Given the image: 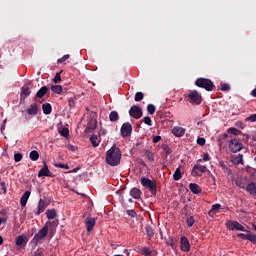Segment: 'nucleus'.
Wrapping results in <instances>:
<instances>
[{"label": "nucleus", "mask_w": 256, "mask_h": 256, "mask_svg": "<svg viewBox=\"0 0 256 256\" xmlns=\"http://www.w3.org/2000/svg\"><path fill=\"white\" fill-rule=\"evenodd\" d=\"M145 157L147 158L148 161H155L153 152H151L150 150H145Z\"/></svg>", "instance_id": "38"}, {"label": "nucleus", "mask_w": 256, "mask_h": 256, "mask_svg": "<svg viewBox=\"0 0 256 256\" xmlns=\"http://www.w3.org/2000/svg\"><path fill=\"white\" fill-rule=\"evenodd\" d=\"M29 197H31V191H26L22 195L20 199V205L21 207H26L27 206V201H29Z\"/></svg>", "instance_id": "19"}, {"label": "nucleus", "mask_w": 256, "mask_h": 256, "mask_svg": "<svg viewBox=\"0 0 256 256\" xmlns=\"http://www.w3.org/2000/svg\"><path fill=\"white\" fill-rule=\"evenodd\" d=\"M231 89V87L229 86V84H221V91H229Z\"/></svg>", "instance_id": "52"}, {"label": "nucleus", "mask_w": 256, "mask_h": 256, "mask_svg": "<svg viewBox=\"0 0 256 256\" xmlns=\"http://www.w3.org/2000/svg\"><path fill=\"white\" fill-rule=\"evenodd\" d=\"M196 87H200L201 89H205V91H213L215 89V84L211 79L207 78H198L195 81Z\"/></svg>", "instance_id": "3"}, {"label": "nucleus", "mask_w": 256, "mask_h": 256, "mask_svg": "<svg viewBox=\"0 0 256 256\" xmlns=\"http://www.w3.org/2000/svg\"><path fill=\"white\" fill-rule=\"evenodd\" d=\"M172 133L175 137H183V135H185V130L183 127L175 126L172 129Z\"/></svg>", "instance_id": "20"}, {"label": "nucleus", "mask_w": 256, "mask_h": 256, "mask_svg": "<svg viewBox=\"0 0 256 256\" xmlns=\"http://www.w3.org/2000/svg\"><path fill=\"white\" fill-rule=\"evenodd\" d=\"M219 209H221V204H213L212 208L208 212V215H215L216 213H219Z\"/></svg>", "instance_id": "26"}, {"label": "nucleus", "mask_w": 256, "mask_h": 256, "mask_svg": "<svg viewBox=\"0 0 256 256\" xmlns=\"http://www.w3.org/2000/svg\"><path fill=\"white\" fill-rule=\"evenodd\" d=\"M228 149L231 153H239L243 149V144L237 138H232L229 141Z\"/></svg>", "instance_id": "7"}, {"label": "nucleus", "mask_w": 256, "mask_h": 256, "mask_svg": "<svg viewBox=\"0 0 256 256\" xmlns=\"http://www.w3.org/2000/svg\"><path fill=\"white\" fill-rule=\"evenodd\" d=\"M47 209V202L43 199H40L38 202L37 210L34 212L36 216H39L40 213H43Z\"/></svg>", "instance_id": "14"}, {"label": "nucleus", "mask_w": 256, "mask_h": 256, "mask_svg": "<svg viewBox=\"0 0 256 256\" xmlns=\"http://www.w3.org/2000/svg\"><path fill=\"white\" fill-rule=\"evenodd\" d=\"M251 169H253V168H251L250 166H247V167H246L247 173H251Z\"/></svg>", "instance_id": "62"}, {"label": "nucleus", "mask_w": 256, "mask_h": 256, "mask_svg": "<svg viewBox=\"0 0 256 256\" xmlns=\"http://www.w3.org/2000/svg\"><path fill=\"white\" fill-rule=\"evenodd\" d=\"M140 183L145 189H148L151 195H157V184L147 177H142Z\"/></svg>", "instance_id": "4"}, {"label": "nucleus", "mask_w": 256, "mask_h": 256, "mask_svg": "<svg viewBox=\"0 0 256 256\" xmlns=\"http://www.w3.org/2000/svg\"><path fill=\"white\" fill-rule=\"evenodd\" d=\"M63 73V70H61L60 72H57L56 75L53 78V81L55 83H61V74Z\"/></svg>", "instance_id": "41"}, {"label": "nucleus", "mask_w": 256, "mask_h": 256, "mask_svg": "<svg viewBox=\"0 0 256 256\" xmlns=\"http://www.w3.org/2000/svg\"><path fill=\"white\" fill-rule=\"evenodd\" d=\"M237 237H239L240 239H246L248 241L249 233L247 234L239 233L237 234Z\"/></svg>", "instance_id": "53"}, {"label": "nucleus", "mask_w": 256, "mask_h": 256, "mask_svg": "<svg viewBox=\"0 0 256 256\" xmlns=\"http://www.w3.org/2000/svg\"><path fill=\"white\" fill-rule=\"evenodd\" d=\"M153 143H159V141H161V136L157 135L153 137Z\"/></svg>", "instance_id": "59"}, {"label": "nucleus", "mask_w": 256, "mask_h": 256, "mask_svg": "<svg viewBox=\"0 0 256 256\" xmlns=\"http://www.w3.org/2000/svg\"><path fill=\"white\" fill-rule=\"evenodd\" d=\"M220 167L222 168V171H224V173L226 175H232L233 174V171L231 170V168L227 167V165H225V163L221 162Z\"/></svg>", "instance_id": "32"}, {"label": "nucleus", "mask_w": 256, "mask_h": 256, "mask_svg": "<svg viewBox=\"0 0 256 256\" xmlns=\"http://www.w3.org/2000/svg\"><path fill=\"white\" fill-rule=\"evenodd\" d=\"M5 123H7V120H4V122H3V125H2V127H1V129H5Z\"/></svg>", "instance_id": "63"}, {"label": "nucleus", "mask_w": 256, "mask_h": 256, "mask_svg": "<svg viewBox=\"0 0 256 256\" xmlns=\"http://www.w3.org/2000/svg\"><path fill=\"white\" fill-rule=\"evenodd\" d=\"M246 233H248V241H250V243L256 244V235L251 233L249 230H246Z\"/></svg>", "instance_id": "35"}, {"label": "nucleus", "mask_w": 256, "mask_h": 256, "mask_svg": "<svg viewBox=\"0 0 256 256\" xmlns=\"http://www.w3.org/2000/svg\"><path fill=\"white\" fill-rule=\"evenodd\" d=\"M228 133H230L231 135H241V130L231 127L228 129Z\"/></svg>", "instance_id": "37"}, {"label": "nucleus", "mask_w": 256, "mask_h": 256, "mask_svg": "<svg viewBox=\"0 0 256 256\" xmlns=\"http://www.w3.org/2000/svg\"><path fill=\"white\" fill-rule=\"evenodd\" d=\"M252 97H256V88L251 91Z\"/></svg>", "instance_id": "61"}, {"label": "nucleus", "mask_w": 256, "mask_h": 256, "mask_svg": "<svg viewBox=\"0 0 256 256\" xmlns=\"http://www.w3.org/2000/svg\"><path fill=\"white\" fill-rule=\"evenodd\" d=\"M48 91H49V88L47 86H43L36 93V97H38V99H43V97H45V95H47Z\"/></svg>", "instance_id": "22"}, {"label": "nucleus", "mask_w": 256, "mask_h": 256, "mask_svg": "<svg viewBox=\"0 0 256 256\" xmlns=\"http://www.w3.org/2000/svg\"><path fill=\"white\" fill-rule=\"evenodd\" d=\"M206 171H207V166L196 164L192 168V176L193 177H201L203 175V173H206Z\"/></svg>", "instance_id": "10"}, {"label": "nucleus", "mask_w": 256, "mask_h": 256, "mask_svg": "<svg viewBox=\"0 0 256 256\" xmlns=\"http://www.w3.org/2000/svg\"><path fill=\"white\" fill-rule=\"evenodd\" d=\"M203 161H211V156H209V153H204L203 154Z\"/></svg>", "instance_id": "56"}, {"label": "nucleus", "mask_w": 256, "mask_h": 256, "mask_svg": "<svg viewBox=\"0 0 256 256\" xmlns=\"http://www.w3.org/2000/svg\"><path fill=\"white\" fill-rule=\"evenodd\" d=\"M129 115L133 119H141L143 117V109L137 105H133L129 110Z\"/></svg>", "instance_id": "9"}, {"label": "nucleus", "mask_w": 256, "mask_h": 256, "mask_svg": "<svg viewBox=\"0 0 256 256\" xmlns=\"http://www.w3.org/2000/svg\"><path fill=\"white\" fill-rule=\"evenodd\" d=\"M106 163L111 167H117V165L121 163V149H119L116 145H113L106 152Z\"/></svg>", "instance_id": "1"}, {"label": "nucleus", "mask_w": 256, "mask_h": 256, "mask_svg": "<svg viewBox=\"0 0 256 256\" xmlns=\"http://www.w3.org/2000/svg\"><path fill=\"white\" fill-rule=\"evenodd\" d=\"M94 129H97V120L91 118L88 121L87 127H86V131H94Z\"/></svg>", "instance_id": "23"}, {"label": "nucleus", "mask_w": 256, "mask_h": 256, "mask_svg": "<svg viewBox=\"0 0 256 256\" xmlns=\"http://www.w3.org/2000/svg\"><path fill=\"white\" fill-rule=\"evenodd\" d=\"M144 94L143 92H137L134 97V101L139 102L143 101Z\"/></svg>", "instance_id": "40"}, {"label": "nucleus", "mask_w": 256, "mask_h": 256, "mask_svg": "<svg viewBox=\"0 0 256 256\" xmlns=\"http://www.w3.org/2000/svg\"><path fill=\"white\" fill-rule=\"evenodd\" d=\"M90 142L93 147H99V143H101V141L99 140V137H97V135L95 134L90 136Z\"/></svg>", "instance_id": "27"}, {"label": "nucleus", "mask_w": 256, "mask_h": 256, "mask_svg": "<svg viewBox=\"0 0 256 256\" xmlns=\"http://www.w3.org/2000/svg\"><path fill=\"white\" fill-rule=\"evenodd\" d=\"M69 57H71V55L66 54V55H64L63 57L59 58V59L57 60V63H65V61H67V59H69Z\"/></svg>", "instance_id": "46"}, {"label": "nucleus", "mask_w": 256, "mask_h": 256, "mask_svg": "<svg viewBox=\"0 0 256 256\" xmlns=\"http://www.w3.org/2000/svg\"><path fill=\"white\" fill-rule=\"evenodd\" d=\"M121 137L127 139V137H131V133H133V126L129 122H125L122 124L120 128Z\"/></svg>", "instance_id": "8"}, {"label": "nucleus", "mask_w": 256, "mask_h": 256, "mask_svg": "<svg viewBox=\"0 0 256 256\" xmlns=\"http://www.w3.org/2000/svg\"><path fill=\"white\" fill-rule=\"evenodd\" d=\"M31 161H37L39 159V152L37 150H33L30 152Z\"/></svg>", "instance_id": "34"}, {"label": "nucleus", "mask_w": 256, "mask_h": 256, "mask_svg": "<svg viewBox=\"0 0 256 256\" xmlns=\"http://www.w3.org/2000/svg\"><path fill=\"white\" fill-rule=\"evenodd\" d=\"M183 178V175L181 174V169L177 168L173 174L174 181H180V179Z\"/></svg>", "instance_id": "31"}, {"label": "nucleus", "mask_w": 256, "mask_h": 256, "mask_svg": "<svg viewBox=\"0 0 256 256\" xmlns=\"http://www.w3.org/2000/svg\"><path fill=\"white\" fill-rule=\"evenodd\" d=\"M95 218H87L86 219V231L88 233H91V231H93V227H95Z\"/></svg>", "instance_id": "18"}, {"label": "nucleus", "mask_w": 256, "mask_h": 256, "mask_svg": "<svg viewBox=\"0 0 256 256\" xmlns=\"http://www.w3.org/2000/svg\"><path fill=\"white\" fill-rule=\"evenodd\" d=\"M163 151H164L166 157H167V155H171V149H170L169 146L165 145V146L163 147Z\"/></svg>", "instance_id": "51"}, {"label": "nucleus", "mask_w": 256, "mask_h": 256, "mask_svg": "<svg viewBox=\"0 0 256 256\" xmlns=\"http://www.w3.org/2000/svg\"><path fill=\"white\" fill-rule=\"evenodd\" d=\"M156 109L157 108L153 104H148L147 105V112L149 113V115H155Z\"/></svg>", "instance_id": "36"}, {"label": "nucleus", "mask_w": 256, "mask_h": 256, "mask_svg": "<svg viewBox=\"0 0 256 256\" xmlns=\"http://www.w3.org/2000/svg\"><path fill=\"white\" fill-rule=\"evenodd\" d=\"M60 135L62 137H69V128L67 127L62 128L60 131Z\"/></svg>", "instance_id": "44"}, {"label": "nucleus", "mask_w": 256, "mask_h": 256, "mask_svg": "<svg viewBox=\"0 0 256 256\" xmlns=\"http://www.w3.org/2000/svg\"><path fill=\"white\" fill-rule=\"evenodd\" d=\"M233 163L235 165H241L243 163V154H238V156L234 157Z\"/></svg>", "instance_id": "33"}, {"label": "nucleus", "mask_w": 256, "mask_h": 256, "mask_svg": "<svg viewBox=\"0 0 256 256\" xmlns=\"http://www.w3.org/2000/svg\"><path fill=\"white\" fill-rule=\"evenodd\" d=\"M51 91L53 93H56L57 95H61V93L63 92V87L61 85H52Z\"/></svg>", "instance_id": "30"}, {"label": "nucleus", "mask_w": 256, "mask_h": 256, "mask_svg": "<svg viewBox=\"0 0 256 256\" xmlns=\"http://www.w3.org/2000/svg\"><path fill=\"white\" fill-rule=\"evenodd\" d=\"M189 189L194 195H199L201 193V186H199L197 183H190Z\"/></svg>", "instance_id": "21"}, {"label": "nucleus", "mask_w": 256, "mask_h": 256, "mask_svg": "<svg viewBox=\"0 0 256 256\" xmlns=\"http://www.w3.org/2000/svg\"><path fill=\"white\" fill-rule=\"evenodd\" d=\"M141 195H143V192H141V189L134 187L130 190V197L133 199H141Z\"/></svg>", "instance_id": "16"}, {"label": "nucleus", "mask_w": 256, "mask_h": 256, "mask_svg": "<svg viewBox=\"0 0 256 256\" xmlns=\"http://www.w3.org/2000/svg\"><path fill=\"white\" fill-rule=\"evenodd\" d=\"M109 120L111 123H115L116 121H119V113L117 111L110 112Z\"/></svg>", "instance_id": "29"}, {"label": "nucleus", "mask_w": 256, "mask_h": 256, "mask_svg": "<svg viewBox=\"0 0 256 256\" xmlns=\"http://www.w3.org/2000/svg\"><path fill=\"white\" fill-rule=\"evenodd\" d=\"M195 225V217L190 216L187 218V227H193Z\"/></svg>", "instance_id": "43"}, {"label": "nucleus", "mask_w": 256, "mask_h": 256, "mask_svg": "<svg viewBox=\"0 0 256 256\" xmlns=\"http://www.w3.org/2000/svg\"><path fill=\"white\" fill-rule=\"evenodd\" d=\"M144 123H145V125H148L149 127H151V125H153V123L151 121V117H149V116L144 117Z\"/></svg>", "instance_id": "48"}, {"label": "nucleus", "mask_w": 256, "mask_h": 256, "mask_svg": "<svg viewBox=\"0 0 256 256\" xmlns=\"http://www.w3.org/2000/svg\"><path fill=\"white\" fill-rule=\"evenodd\" d=\"M141 253H143V255H147V256L153 255V251H151V249H149L147 247H142Z\"/></svg>", "instance_id": "39"}, {"label": "nucleus", "mask_w": 256, "mask_h": 256, "mask_svg": "<svg viewBox=\"0 0 256 256\" xmlns=\"http://www.w3.org/2000/svg\"><path fill=\"white\" fill-rule=\"evenodd\" d=\"M3 243V236H0V245Z\"/></svg>", "instance_id": "64"}, {"label": "nucleus", "mask_w": 256, "mask_h": 256, "mask_svg": "<svg viewBox=\"0 0 256 256\" xmlns=\"http://www.w3.org/2000/svg\"><path fill=\"white\" fill-rule=\"evenodd\" d=\"M246 121H251V123L256 122V114H252L250 117L246 118Z\"/></svg>", "instance_id": "54"}, {"label": "nucleus", "mask_w": 256, "mask_h": 256, "mask_svg": "<svg viewBox=\"0 0 256 256\" xmlns=\"http://www.w3.org/2000/svg\"><path fill=\"white\" fill-rule=\"evenodd\" d=\"M55 167H58V169H69V165L68 164H61V163H58V164H54Z\"/></svg>", "instance_id": "50"}, {"label": "nucleus", "mask_w": 256, "mask_h": 256, "mask_svg": "<svg viewBox=\"0 0 256 256\" xmlns=\"http://www.w3.org/2000/svg\"><path fill=\"white\" fill-rule=\"evenodd\" d=\"M42 111L44 115H51V112L53 111V107L49 103H45L42 105Z\"/></svg>", "instance_id": "24"}, {"label": "nucleus", "mask_w": 256, "mask_h": 256, "mask_svg": "<svg viewBox=\"0 0 256 256\" xmlns=\"http://www.w3.org/2000/svg\"><path fill=\"white\" fill-rule=\"evenodd\" d=\"M145 231H146V235H147L148 239H153V237L155 235V230L153 229V227L148 225L145 227Z\"/></svg>", "instance_id": "25"}, {"label": "nucleus", "mask_w": 256, "mask_h": 256, "mask_svg": "<svg viewBox=\"0 0 256 256\" xmlns=\"http://www.w3.org/2000/svg\"><path fill=\"white\" fill-rule=\"evenodd\" d=\"M46 217H47V219H55V217H57V210L48 209L46 211Z\"/></svg>", "instance_id": "28"}, {"label": "nucleus", "mask_w": 256, "mask_h": 256, "mask_svg": "<svg viewBox=\"0 0 256 256\" xmlns=\"http://www.w3.org/2000/svg\"><path fill=\"white\" fill-rule=\"evenodd\" d=\"M188 101L191 105H201L203 97H201L197 90H192L188 94Z\"/></svg>", "instance_id": "6"}, {"label": "nucleus", "mask_w": 256, "mask_h": 256, "mask_svg": "<svg viewBox=\"0 0 256 256\" xmlns=\"http://www.w3.org/2000/svg\"><path fill=\"white\" fill-rule=\"evenodd\" d=\"M28 241L29 239L27 238V235L22 234L16 238L15 243L17 247H22V245H27Z\"/></svg>", "instance_id": "15"}, {"label": "nucleus", "mask_w": 256, "mask_h": 256, "mask_svg": "<svg viewBox=\"0 0 256 256\" xmlns=\"http://www.w3.org/2000/svg\"><path fill=\"white\" fill-rule=\"evenodd\" d=\"M33 256H43V250H41V248H38L35 252Z\"/></svg>", "instance_id": "55"}, {"label": "nucleus", "mask_w": 256, "mask_h": 256, "mask_svg": "<svg viewBox=\"0 0 256 256\" xmlns=\"http://www.w3.org/2000/svg\"><path fill=\"white\" fill-rule=\"evenodd\" d=\"M126 213L129 217H133V218L137 217V212L133 209L132 210H127Z\"/></svg>", "instance_id": "49"}, {"label": "nucleus", "mask_w": 256, "mask_h": 256, "mask_svg": "<svg viewBox=\"0 0 256 256\" xmlns=\"http://www.w3.org/2000/svg\"><path fill=\"white\" fill-rule=\"evenodd\" d=\"M180 249L185 253H189V251H191V245L189 244V239H187V237L185 236H182L180 238Z\"/></svg>", "instance_id": "11"}, {"label": "nucleus", "mask_w": 256, "mask_h": 256, "mask_svg": "<svg viewBox=\"0 0 256 256\" xmlns=\"http://www.w3.org/2000/svg\"><path fill=\"white\" fill-rule=\"evenodd\" d=\"M22 159H23V154H21V153L14 154L15 163H19Z\"/></svg>", "instance_id": "45"}, {"label": "nucleus", "mask_w": 256, "mask_h": 256, "mask_svg": "<svg viewBox=\"0 0 256 256\" xmlns=\"http://www.w3.org/2000/svg\"><path fill=\"white\" fill-rule=\"evenodd\" d=\"M68 105H69L70 109L75 106V101H73V98L68 99Z\"/></svg>", "instance_id": "57"}, {"label": "nucleus", "mask_w": 256, "mask_h": 256, "mask_svg": "<svg viewBox=\"0 0 256 256\" xmlns=\"http://www.w3.org/2000/svg\"><path fill=\"white\" fill-rule=\"evenodd\" d=\"M221 139L225 140L229 138V134L225 133L220 136Z\"/></svg>", "instance_id": "60"}, {"label": "nucleus", "mask_w": 256, "mask_h": 256, "mask_svg": "<svg viewBox=\"0 0 256 256\" xmlns=\"http://www.w3.org/2000/svg\"><path fill=\"white\" fill-rule=\"evenodd\" d=\"M237 187H240V189H245L250 195H254L256 197V184L255 182H251L245 186V182L243 180H236Z\"/></svg>", "instance_id": "5"}, {"label": "nucleus", "mask_w": 256, "mask_h": 256, "mask_svg": "<svg viewBox=\"0 0 256 256\" xmlns=\"http://www.w3.org/2000/svg\"><path fill=\"white\" fill-rule=\"evenodd\" d=\"M229 229H230L231 231H244L245 233H246V231H247V230L245 229V226L242 225L241 223L237 222V221H232V222L230 223Z\"/></svg>", "instance_id": "13"}, {"label": "nucleus", "mask_w": 256, "mask_h": 256, "mask_svg": "<svg viewBox=\"0 0 256 256\" xmlns=\"http://www.w3.org/2000/svg\"><path fill=\"white\" fill-rule=\"evenodd\" d=\"M31 95V90L26 87V88H23L22 89V94H21V97H29Z\"/></svg>", "instance_id": "42"}, {"label": "nucleus", "mask_w": 256, "mask_h": 256, "mask_svg": "<svg viewBox=\"0 0 256 256\" xmlns=\"http://www.w3.org/2000/svg\"><path fill=\"white\" fill-rule=\"evenodd\" d=\"M53 225H55V222L47 221L43 228L34 235L33 239L31 240V245H33V247H37V245H39V243H41V241H43V239L49 235V227H53Z\"/></svg>", "instance_id": "2"}, {"label": "nucleus", "mask_w": 256, "mask_h": 256, "mask_svg": "<svg viewBox=\"0 0 256 256\" xmlns=\"http://www.w3.org/2000/svg\"><path fill=\"white\" fill-rule=\"evenodd\" d=\"M205 143H207V141L205 140V138L203 137H198L197 139V144L200 145L201 147H203V145H205Z\"/></svg>", "instance_id": "47"}, {"label": "nucleus", "mask_w": 256, "mask_h": 256, "mask_svg": "<svg viewBox=\"0 0 256 256\" xmlns=\"http://www.w3.org/2000/svg\"><path fill=\"white\" fill-rule=\"evenodd\" d=\"M38 177H53L51 170H49V166L44 162V166L39 170Z\"/></svg>", "instance_id": "12"}, {"label": "nucleus", "mask_w": 256, "mask_h": 256, "mask_svg": "<svg viewBox=\"0 0 256 256\" xmlns=\"http://www.w3.org/2000/svg\"><path fill=\"white\" fill-rule=\"evenodd\" d=\"M67 149H68V151H73V152L77 151V147H75L74 145H71V144L67 146Z\"/></svg>", "instance_id": "58"}, {"label": "nucleus", "mask_w": 256, "mask_h": 256, "mask_svg": "<svg viewBox=\"0 0 256 256\" xmlns=\"http://www.w3.org/2000/svg\"><path fill=\"white\" fill-rule=\"evenodd\" d=\"M27 113L31 115V117H35L39 113V106L37 104H31L27 109Z\"/></svg>", "instance_id": "17"}]
</instances>
